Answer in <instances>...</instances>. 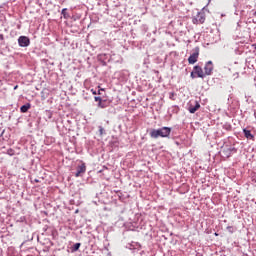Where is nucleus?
<instances>
[{
	"mask_svg": "<svg viewBox=\"0 0 256 256\" xmlns=\"http://www.w3.org/2000/svg\"><path fill=\"white\" fill-rule=\"evenodd\" d=\"M171 135V128L162 127L160 129H152L150 132V137L152 139H159V137L167 138Z\"/></svg>",
	"mask_w": 256,
	"mask_h": 256,
	"instance_id": "f257e3e1",
	"label": "nucleus"
},
{
	"mask_svg": "<svg viewBox=\"0 0 256 256\" xmlns=\"http://www.w3.org/2000/svg\"><path fill=\"white\" fill-rule=\"evenodd\" d=\"M205 19H206L205 12L200 11V12H197L195 16H193L192 23L194 25H203V23H205Z\"/></svg>",
	"mask_w": 256,
	"mask_h": 256,
	"instance_id": "f03ea898",
	"label": "nucleus"
},
{
	"mask_svg": "<svg viewBox=\"0 0 256 256\" xmlns=\"http://www.w3.org/2000/svg\"><path fill=\"white\" fill-rule=\"evenodd\" d=\"M199 53H200L199 47H196L192 50V54L188 58L189 65H195V63L199 61Z\"/></svg>",
	"mask_w": 256,
	"mask_h": 256,
	"instance_id": "7ed1b4c3",
	"label": "nucleus"
},
{
	"mask_svg": "<svg viewBox=\"0 0 256 256\" xmlns=\"http://www.w3.org/2000/svg\"><path fill=\"white\" fill-rule=\"evenodd\" d=\"M18 45L20 47H29V45H31V40H29V37L27 36H20L18 38Z\"/></svg>",
	"mask_w": 256,
	"mask_h": 256,
	"instance_id": "20e7f679",
	"label": "nucleus"
},
{
	"mask_svg": "<svg viewBox=\"0 0 256 256\" xmlns=\"http://www.w3.org/2000/svg\"><path fill=\"white\" fill-rule=\"evenodd\" d=\"M87 171V166L84 162L81 165L77 166V172L75 173V177H83L85 172Z\"/></svg>",
	"mask_w": 256,
	"mask_h": 256,
	"instance_id": "39448f33",
	"label": "nucleus"
},
{
	"mask_svg": "<svg viewBox=\"0 0 256 256\" xmlns=\"http://www.w3.org/2000/svg\"><path fill=\"white\" fill-rule=\"evenodd\" d=\"M213 73V61H208L204 66V75L205 77Z\"/></svg>",
	"mask_w": 256,
	"mask_h": 256,
	"instance_id": "423d86ee",
	"label": "nucleus"
},
{
	"mask_svg": "<svg viewBox=\"0 0 256 256\" xmlns=\"http://www.w3.org/2000/svg\"><path fill=\"white\" fill-rule=\"evenodd\" d=\"M193 72L196 74V77H199L200 79H205V72H203V68H201V66H194Z\"/></svg>",
	"mask_w": 256,
	"mask_h": 256,
	"instance_id": "0eeeda50",
	"label": "nucleus"
},
{
	"mask_svg": "<svg viewBox=\"0 0 256 256\" xmlns=\"http://www.w3.org/2000/svg\"><path fill=\"white\" fill-rule=\"evenodd\" d=\"M199 109H201V104H199V102H195V105H190L188 108L189 113H195L197 111H199Z\"/></svg>",
	"mask_w": 256,
	"mask_h": 256,
	"instance_id": "6e6552de",
	"label": "nucleus"
},
{
	"mask_svg": "<svg viewBox=\"0 0 256 256\" xmlns=\"http://www.w3.org/2000/svg\"><path fill=\"white\" fill-rule=\"evenodd\" d=\"M31 109V104H25L23 106H21L20 111L21 113H27V111H29Z\"/></svg>",
	"mask_w": 256,
	"mask_h": 256,
	"instance_id": "1a4fd4ad",
	"label": "nucleus"
},
{
	"mask_svg": "<svg viewBox=\"0 0 256 256\" xmlns=\"http://www.w3.org/2000/svg\"><path fill=\"white\" fill-rule=\"evenodd\" d=\"M243 132H244L246 139H253L254 136H253V134H251V131L244 129Z\"/></svg>",
	"mask_w": 256,
	"mask_h": 256,
	"instance_id": "9d476101",
	"label": "nucleus"
},
{
	"mask_svg": "<svg viewBox=\"0 0 256 256\" xmlns=\"http://www.w3.org/2000/svg\"><path fill=\"white\" fill-rule=\"evenodd\" d=\"M105 103H106V100H102V102L98 103V107L100 109H105V107H107Z\"/></svg>",
	"mask_w": 256,
	"mask_h": 256,
	"instance_id": "9b49d317",
	"label": "nucleus"
},
{
	"mask_svg": "<svg viewBox=\"0 0 256 256\" xmlns=\"http://www.w3.org/2000/svg\"><path fill=\"white\" fill-rule=\"evenodd\" d=\"M62 15L65 19H67V17H69V15L67 14V8L62 9Z\"/></svg>",
	"mask_w": 256,
	"mask_h": 256,
	"instance_id": "f8f14e48",
	"label": "nucleus"
},
{
	"mask_svg": "<svg viewBox=\"0 0 256 256\" xmlns=\"http://www.w3.org/2000/svg\"><path fill=\"white\" fill-rule=\"evenodd\" d=\"M79 247H81V243L74 244L73 251H79Z\"/></svg>",
	"mask_w": 256,
	"mask_h": 256,
	"instance_id": "ddd939ff",
	"label": "nucleus"
},
{
	"mask_svg": "<svg viewBox=\"0 0 256 256\" xmlns=\"http://www.w3.org/2000/svg\"><path fill=\"white\" fill-rule=\"evenodd\" d=\"M94 101H96V103H101L103 101V99L99 96L94 97Z\"/></svg>",
	"mask_w": 256,
	"mask_h": 256,
	"instance_id": "4468645a",
	"label": "nucleus"
},
{
	"mask_svg": "<svg viewBox=\"0 0 256 256\" xmlns=\"http://www.w3.org/2000/svg\"><path fill=\"white\" fill-rule=\"evenodd\" d=\"M99 133L101 136L105 135V129L102 126H99Z\"/></svg>",
	"mask_w": 256,
	"mask_h": 256,
	"instance_id": "2eb2a0df",
	"label": "nucleus"
},
{
	"mask_svg": "<svg viewBox=\"0 0 256 256\" xmlns=\"http://www.w3.org/2000/svg\"><path fill=\"white\" fill-rule=\"evenodd\" d=\"M191 79H196L197 74L194 72V70L190 73Z\"/></svg>",
	"mask_w": 256,
	"mask_h": 256,
	"instance_id": "dca6fc26",
	"label": "nucleus"
},
{
	"mask_svg": "<svg viewBox=\"0 0 256 256\" xmlns=\"http://www.w3.org/2000/svg\"><path fill=\"white\" fill-rule=\"evenodd\" d=\"M0 41H5V36L3 34H0Z\"/></svg>",
	"mask_w": 256,
	"mask_h": 256,
	"instance_id": "f3484780",
	"label": "nucleus"
},
{
	"mask_svg": "<svg viewBox=\"0 0 256 256\" xmlns=\"http://www.w3.org/2000/svg\"><path fill=\"white\" fill-rule=\"evenodd\" d=\"M91 93H92L93 95H97V91H95L94 89H91Z\"/></svg>",
	"mask_w": 256,
	"mask_h": 256,
	"instance_id": "a211bd4d",
	"label": "nucleus"
},
{
	"mask_svg": "<svg viewBox=\"0 0 256 256\" xmlns=\"http://www.w3.org/2000/svg\"><path fill=\"white\" fill-rule=\"evenodd\" d=\"M19 89V85L14 86V91Z\"/></svg>",
	"mask_w": 256,
	"mask_h": 256,
	"instance_id": "6ab92c4d",
	"label": "nucleus"
},
{
	"mask_svg": "<svg viewBox=\"0 0 256 256\" xmlns=\"http://www.w3.org/2000/svg\"><path fill=\"white\" fill-rule=\"evenodd\" d=\"M253 49H256V43L252 44Z\"/></svg>",
	"mask_w": 256,
	"mask_h": 256,
	"instance_id": "aec40b11",
	"label": "nucleus"
},
{
	"mask_svg": "<svg viewBox=\"0 0 256 256\" xmlns=\"http://www.w3.org/2000/svg\"><path fill=\"white\" fill-rule=\"evenodd\" d=\"M99 91H105V89H103V88H100V89H99Z\"/></svg>",
	"mask_w": 256,
	"mask_h": 256,
	"instance_id": "412c9836",
	"label": "nucleus"
},
{
	"mask_svg": "<svg viewBox=\"0 0 256 256\" xmlns=\"http://www.w3.org/2000/svg\"><path fill=\"white\" fill-rule=\"evenodd\" d=\"M98 95H101V90L98 91Z\"/></svg>",
	"mask_w": 256,
	"mask_h": 256,
	"instance_id": "4be33fe9",
	"label": "nucleus"
}]
</instances>
